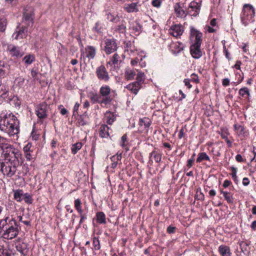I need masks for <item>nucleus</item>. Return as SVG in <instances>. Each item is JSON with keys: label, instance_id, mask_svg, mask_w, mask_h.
<instances>
[{"label": "nucleus", "instance_id": "nucleus-51", "mask_svg": "<svg viewBox=\"0 0 256 256\" xmlns=\"http://www.w3.org/2000/svg\"><path fill=\"white\" fill-rule=\"evenodd\" d=\"M32 145V144L28 142L25 146L23 148L24 152V153H26L28 152H32V150H31Z\"/></svg>", "mask_w": 256, "mask_h": 256}, {"label": "nucleus", "instance_id": "nucleus-54", "mask_svg": "<svg viewBox=\"0 0 256 256\" xmlns=\"http://www.w3.org/2000/svg\"><path fill=\"white\" fill-rule=\"evenodd\" d=\"M79 214L80 216V220L79 224H81L84 222V220L87 218V216L86 214H83V212Z\"/></svg>", "mask_w": 256, "mask_h": 256}, {"label": "nucleus", "instance_id": "nucleus-16", "mask_svg": "<svg viewBox=\"0 0 256 256\" xmlns=\"http://www.w3.org/2000/svg\"><path fill=\"white\" fill-rule=\"evenodd\" d=\"M140 4L138 2L131 4H126L124 5V10L128 13L137 12H139V6Z\"/></svg>", "mask_w": 256, "mask_h": 256}, {"label": "nucleus", "instance_id": "nucleus-63", "mask_svg": "<svg viewBox=\"0 0 256 256\" xmlns=\"http://www.w3.org/2000/svg\"><path fill=\"white\" fill-rule=\"evenodd\" d=\"M112 20H113L112 21V22L116 23V24H117L118 22L120 23L122 20L120 19V17L118 16V15L114 16V18Z\"/></svg>", "mask_w": 256, "mask_h": 256}, {"label": "nucleus", "instance_id": "nucleus-31", "mask_svg": "<svg viewBox=\"0 0 256 256\" xmlns=\"http://www.w3.org/2000/svg\"><path fill=\"white\" fill-rule=\"evenodd\" d=\"M96 221L98 224H105L106 223V218L105 214L102 212H98L96 214Z\"/></svg>", "mask_w": 256, "mask_h": 256}, {"label": "nucleus", "instance_id": "nucleus-3", "mask_svg": "<svg viewBox=\"0 0 256 256\" xmlns=\"http://www.w3.org/2000/svg\"><path fill=\"white\" fill-rule=\"evenodd\" d=\"M18 166L17 162L12 161L11 159L0 162V170L8 178H12L15 174Z\"/></svg>", "mask_w": 256, "mask_h": 256}, {"label": "nucleus", "instance_id": "nucleus-56", "mask_svg": "<svg viewBox=\"0 0 256 256\" xmlns=\"http://www.w3.org/2000/svg\"><path fill=\"white\" fill-rule=\"evenodd\" d=\"M58 109L60 110V114L63 116L66 115L68 112L67 110L64 108L63 106L62 105L58 107Z\"/></svg>", "mask_w": 256, "mask_h": 256}, {"label": "nucleus", "instance_id": "nucleus-1", "mask_svg": "<svg viewBox=\"0 0 256 256\" xmlns=\"http://www.w3.org/2000/svg\"><path fill=\"white\" fill-rule=\"evenodd\" d=\"M20 122L17 118L12 114H2L0 115V130L10 136L19 132Z\"/></svg>", "mask_w": 256, "mask_h": 256}, {"label": "nucleus", "instance_id": "nucleus-47", "mask_svg": "<svg viewBox=\"0 0 256 256\" xmlns=\"http://www.w3.org/2000/svg\"><path fill=\"white\" fill-rule=\"evenodd\" d=\"M6 142V138L0 136V149L4 148L5 146L8 145Z\"/></svg>", "mask_w": 256, "mask_h": 256}, {"label": "nucleus", "instance_id": "nucleus-19", "mask_svg": "<svg viewBox=\"0 0 256 256\" xmlns=\"http://www.w3.org/2000/svg\"><path fill=\"white\" fill-rule=\"evenodd\" d=\"M28 36V30L26 28L22 27V28L20 29L18 31L15 32L13 35L12 37L14 38L16 40H18L20 38H23Z\"/></svg>", "mask_w": 256, "mask_h": 256}, {"label": "nucleus", "instance_id": "nucleus-20", "mask_svg": "<svg viewBox=\"0 0 256 256\" xmlns=\"http://www.w3.org/2000/svg\"><path fill=\"white\" fill-rule=\"evenodd\" d=\"M10 66L6 64L4 62L0 61V86L2 84L1 78L5 76V74L9 72Z\"/></svg>", "mask_w": 256, "mask_h": 256}, {"label": "nucleus", "instance_id": "nucleus-52", "mask_svg": "<svg viewBox=\"0 0 256 256\" xmlns=\"http://www.w3.org/2000/svg\"><path fill=\"white\" fill-rule=\"evenodd\" d=\"M152 4L154 7L158 8L162 4V0H152Z\"/></svg>", "mask_w": 256, "mask_h": 256}, {"label": "nucleus", "instance_id": "nucleus-25", "mask_svg": "<svg viewBox=\"0 0 256 256\" xmlns=\"http://www.w3.org/2000/svg\"><path fill=\"white\" fill-rule=\"evenodd\" d=\"M218 251L222 256H230L231 252L230 248L225 245H221L218 248Z\"/></svg>", "mask_w": 256, "mask_h": 256}, {"label": "nucleus", "instance_id": "nucleus-48", "mask_svg": "<svg viewBox=\"0 0 256 256\" xmlns=\"http://www.w3.org/2000/svg\"><path fill=\"white\" fill-rule=\"evenodd\" d=\"M142 26L138 23H135L132 24V26L131 28L134 31V32H139L141 30Z\"/></svg>", "mask_w": 256, "mask_h": 256}, {"label": "nucleus", "instance_id": "nucleus-22", "mask_svg": "<svg viewBox=\"0 0 256 256\" xmlns=\"http://www.w3.org/2000/svg\"><path fill=\"white\" fill-rule=\"evenodd\" d=\"M14 148L11 145H8L4 148H2L3 150V154L4 155L6 160H8V158H12V152Z\"/></svg>", "mask_w": 256, "mask_h": 256}, {"label": "nucleus", "instance_id": "nucleus-33", "mask_svg": "<svg viewBox=\"0 0 256 256\" xmlns=\"http://www.w3.org/2000/svg\"><path fill=\"white\" fill-rule=\"evenodd\" d=\"M220 193L222 194L224 198V199L229 204L233 202L232 195L230 192H227L224 190H220Z\"/></svg>", "mask_w": 256, "mask_h": 256}, {"label": "nucleus", "instance_id": "nucleus-32", "mask_svg": "<svg viewBox=\"0 0 256 256\" xmlns=\"http://www.w3.org/2000/svg\"><path fill=\"white\" fill-rule=\"evenodd\" d=\"M120 56L117 53H115L110 58V60L109 62H107V64H110V65L117 64L120 60Z\"/></svg>", "mask_w": 256, "mask_h": 256}, {"label": "nucleus", "instance_id": "nucleus-17", "mask_svg": "<svg viewBox=\"0 0 256 256\" xmlns=\"http://www.w3.org/2000/svg\"><path fill=\"white\" fill-rule=\"evenodd\" d=\"M202 34L194 28H190V37L195 38L194 44H199L201 45L202 42Z\"/></svg>", "mask_w": 256, "mask_h": 256}, {"label": "nucleus", "instance_id": "nucleus-29", "mask_svg": "<svg viewBox=\"0 0 256 256\" xmlns=\"http://www.w3.org/2000/svg\"><path fill=\"white\" fill-rule=\"evenodd\" d=\"M109 128L106 125L101 126L100 130V136L102 138H108L109 136Z\"/></svg>", "mask_w": 256, "mask_h": 256}, {"label": "nucleus", "instance_id": "nucleus-10", "mask_svg": "<svg viewBox=\"0 0 256 256\" xmlns=\"http://www.w3.org/2000/svg\"><path fill=\"white\" fill-rule=\"evenodd\" d=\"M184 28L180 24H176L172 26L168 30L169 33L174 37H178L182 35Z\"/></svg>", "mask_w": 256, "mask_h": 256}, {"label": "nucleus", "instance_id": "nucleus-44", "mask_svg": "<svg viewBox=\"0 0 256 256\" xmlns=\"http://www.w3.org/2000/svg\"><path fill=\"white\" fill-rule=\"evenodd\" d=\"M150 156L154 157L156 162H160L162 159V155L160 154L156 153L154 152H153L150 154Z\"/></svg>", "mask_w": 256, "mask_h": 256}, {"label": "nucleus", "instance_id": "nucleus-53", "mask_svg": "<svg viewBox=\"0 0 256 256\" xmlns=\"http://www.w3.org/2000/svg\"><path fill=\"white\" fill-rule=\"evenodd\" d=\"M38 72L36 70L32 69L31 70V76L34 80H38Z\"/></svg>", "mask_w": 256, "mask_h": 256}, {"label": "nucleus", "instance_id": "nucleus-2", "mask_svg": "<svg viewBox=\"0 0 256 256\" xmlns=\"http://www.w3.org/2000/svg\"><path fill=\"white\" fill-rule=\"evenodd\" d=\"M20 230L19 222L13 218L8 217L0 221V233L4 232V238L12 240L16 238Z\"/></svg>", "mask_w": 256, "mask_h": 256}, {"label": "nucleus", "instance_id": "nucleus-41", "mask_svg": "<svg viewBox=\"0 0 256 256\" xmlns=\"http://www.w3.org/2000/svg\"><path fill=\"white\" fill-rule=\"evenodd\" d=\"M82 147V142H76L72 144L71 148L72 152L73 154H75Z\"/></svg>", "mask_w": 256, "mask_h": 256}, {"label": "nucleus", "instance_id": "nucleus-40", "mask_svg": "<svg viewBox=\"0 0 256 256\" xmlns=\"http://www.w3.org/2000/svg\"><path fill=\"white\" fill-rule=\"evenodd\" d=\"M74 208L78 212V213L83 212V210L82 208V202L81 200L79 199H76L74 202Z\"/></svg>", "mask_w": 256, "mask_h": 256}, {"label": "nucleus", "instance_id": "nucleus-15", "mask_svg": "<svg viewBox=\"0 0 256 256\" xmlns=\"http://www.w3.org/2000/svg\"><path fill=\"white\" fill-rule=\"evenodd\" d=\"M24 18L26 21L32 23L34 8L30 6H26L24 9Z\"/></svg>", "mask_w": 256, "mask_h": 256}, {"label": "nucleus", "instance_id": "nucleus-36", "mask_svg": "<svg viewBox=\"0 0 256 256\" xmlns=\"http://www.w3.org/2000/svg\"><path fill=\"white\" fill-rule=\"evenodd\" d=\"M116 30L120 32L124 33L126 30V22L122 20L120 24L116 26Z\"/></svg>", "mask_w": 256, "mask_h": 256}, {"label": "nucleus", "instance_id": "nucleus-58", "mask_svg": "<svg viewBox=\"0 0 256 256\" xmlns=\"http://www.w3.org/2000/svg\"><path fill=\"white\" fill-rule=\"evenodd\" d=\"M191 78H192V80L193 82H195L196 83L199 82V79H198V77L197 74H192L191 75Z\"/></svg>", "mask_w": 256, "mask_h": 256}, {"label": "nucleus", "instance_id": "nucleus-13", "mask_svg": "<svg viewBox=\"0 0 256 256\" xmlns=\"http://www.w3.org/2000/svg\"><path fill=\"white\" fill-rule=\"evenodd\" d=\"M201 45L194 44L190 47V52L192 58L196 59L200 58L202 56V52L200 50Z\"/></svg>", "mask_w": 256, "mask_h": 256}, {"label": "nucleus", "instance_id": "nucleus-35", "mask_svg": "<svg viewBox=\"0 0 256 256\" xmlns=\"http://www.w3.org/2000/svg\"><path fill=\"white\" fill-rule=\"evenodd\" d=\"M239 94L244 98H248L250 96V92L248 88L246 87H244L240 88L238 92Z\"/></svg>", "mask_w": 256, "mask_h": 256}, {"label": "nucleus", "instance_id": "nucleus-24", "mask_svg": "<svg viewBox=\"0 0 256 256\" xmlns=\"http://www.w3.org/2000/svg\"><path fill=\"white\" fill-rule=\"evenodd\" d=\"M183 47L182 44L180 42L175 43L170 46L171 50L174 54H176L182 50Z\"/></svg>", "mask_w": 256, "mask_h": 256}, {"label": "nucleus", "instance_id": "nucleus-45", "mask_svg": "<svg viewBox=\"0 0 256 256\" xmlns=\"http://www.w3.org/2000/svg\"><path fill=\"white\" fill-rule=\"evenodd\" d=\"M6 25V20L4 18H0V31L4 32Z\"/></svg>", "mask_w": 256, "mask_h": 256}, {"label": "nucleus", "instance_id": "nucleus-21", "mask_svg": "<svg viewBox=\"0 0 256 256\" xmlns=\"http://www.w3.org/2000/svg\"><path fill=\"white\" fill-rule=\"evenodd\" d=\"M174 12L177 17L184 18L187 15L186 12L182 8L180 3H176L174 6Z\"/></svg>", "mask_w": 256, "mask_h": 256}, {"label": "nucleus", "instance_id": "nucleus-6", "mask_svg": "<svg viewBox=\"0 0 256 256\" xmlns=\"http://www.w3.org/2000/svg\"><path fill=\"white\" fill-rule=\"evenodd\" d=\"M118 48L116 41L114 38H107L104 42V50L107 54H110Z\"/></svg>", "mask_w": 256, "mask_h": 256}, {"label": "nucleus", "instance_id": "nucleus-30", "mask_svg": "<svg viewBox=\"0 0 256 256\" xmlns=\"http://www.w3.org/2000/svg\"><path fill=\"white\" fill-rule=\"evenodd\" d=\"M136 74L134 70L130 68H126L125 73L124 76L126 80H132L134 78Z\"/></svg>", "mask_w": 256, "mask_h": 256}, {"label": "nucleus", "instance_id": "nucleus-23", "mask_svg": "<svg viewBox=\"0 0 256 256\" xmlns=\"http://www.w3.org/2000/svg\"><path fill=\"white\" fill-rule=\"evenodd\" d=\"M16 249L24 256H26L28 254V250L27 249V246L24 242L18 244L16 246Z\"/></svg>", "mask_w": 256, "mask_h": 256}, {"label": "nucleus", "instance_id": "nucleus-11", "mask_svg": "<svg viewBox=\"0 0 256 256\" xmlns=\"http://www.w3.org/2000/svg\"><path fill=\"white\" fill-rule=\"evenodd\" d=\"M200 6L198 2L192 1L189 4L188 12L192 16H196L200 12Z\"/></svg>", "mask_w": 256, "mask_h": 256}, {"label": "nucleus", "instance_id": "nucleus-62", "mask_svg": "<svg viewBox=\"0 0 256 256\" xmlns=\"http://www.w3.org/2000/svg\"><path fill=\"white\" fill-rule=\"evenodd\" d=\"M100 23L98 22H97L96 23L95 26L93 28V29L98 32H100Z\"/></svg>", "mask_w": 256, "mask_h": 256}, {"label": "nucleus", "instance_id": "nucleus-5", "mask_svg": "<svg viewBox=\"0 0 256 256\" xmlns=\"http://www.w3.org/2000/svg\"><path fill=\"white\" fill-rule=\"evenodd\" d=\"M96 74L100 80L105 82H108L110 79L108 72L104 65H100L96 68Z\"/></svg>", "mask_w": 256, "mask_h": 256}, {"label": "nucleus", "instance_id": "nucleus-50", "mask_svg": "<svg viewBox=\"0 0 256 256\" xmlns=\"http://www.w3.org/2000/svg\"><path fill=\"white\" fill-rule=\"evenodd\" d=\"M222 42L223 44L224 52L225 54V56H226V58L228 60H230V54L229 52H228V50L226 48V46L225 44V41L223 40V41H222Z\"/></svg>", "mask_w": 256, "mask_h": 256}, {"label": "nucleus", "instance_id": "nucleus-12", "mask_svg": "<svg viewBox=\"0 0 256 256\" xmlns=\"http://www.w3.org/2000/svg\"><path fill=\"white\" fill-rule=\"evenodd\" d=\"M90 100L93 104L98 103L100 104L102 106L104 105L106 106L107 105L110 104V99H102L100 95L97 94H93L90 96Z\"/></svg>", "mask_w": 256, "mask_h": 256}, {"label": "nucleus", "instance_id": "nucleus-26", "mask_svg": "<svg viewBox=\"0 0 256 256\" xmlns=\"http://www.w3.org/2000/svg\"><path fill=\"white\" fill-rule=\"evenodd\" d=\"M104 118L106 122L108 124H112L116 120V116L114 113L107 111L104 114Z\"/></svg>", "mask_w": 256, "mask_h": 256}, {"label": "nucleus", "instance_id": "nucleus-46", "mask_svg": "<svg viewBox=\"0 0 256 256\" xmlns=\"http://www.w3.org/2000/svg\"><path fill=\"white\" fill-rule=\"evenodd\" d=\"M236 132L237 134L238 135V136H240L241 138H244L246 136V132L245 130V128L243 126H242Z\"/></svg>", "mask_w": 256, "mask_h": 256}, {"label": "nucleus", "instance_id": "nucleus-14", "mask_svg": "<svg viewBox=\"0 0 256 256\" xmlns=\"http://www.w3.org/2000/svg\"><path fill=\"white\" fill-rule=\"evenodd\" d=\"M110 88L108 86L104 85L100 87V94L102 99L108 98L110 100V104L112 98L110 96Z\"/></svg>", "mask_w": 256, "mask_h": 256}, {"label": "nucleus", "instance_id": "nucleus-34", "mask_svg": "<svg viewBox=\"0 0 256 256\" xmlns=\"http://www.w3.org/2000/svg\"><path fill=\"white\" fill-rule=\"evenodd\" d=\"M12 156L14 157V160H11L12 161H15L17 162V164L19 165V160L22 158V154L16 148L14 149V150L12 152Z\"/></svg>", "mask_w": 256, "mask_h": 256}, {"label": "nucleus", "instance_id": "nucleus-37", "mask_svg": "<svg viewBox=\"0 0 256 256\" xmlns=\"http://www.w3.org/2000/svg\"><path fill=\"white\" fill-rule=\"evenodd\" d=\"M23 60L26 64H30L35 60V56L34 54H29L24 58Z\"/></svg>", "mask_w": 256, "mask_h": 256}, {"label": "nucleus", "instance_id": "nucleus-39", "mask_svg": "<svg viewBox=\"0 0 256 256\" xmlns=\"http://www.w3.org/2000/svg\"><path fill=\"white\" fill-rule=\"evenodd\" d=\"M210 158L206 152H200L196 159L197 162H200L203 160H209Z\"/></svg>", "mask_w": 256, "mask_h": 256}, {"label": "nucleus", "instance_id": "nucleus-28", "mask_svg": "<svg viewBox=\"0 0 256 256\" xmlns=\"http://www.w3.org/2000/svg\"><path fill=\"white\" fill-rule=\"evenodd\" d=\"M139 124L141 126H144L146 130H148V128L151 125V121L148 118H140L139 120Z\"/></svg>", "mask_w": 256, "mask_h": 256}, {"label": "nucleus", "instance_id": "nucleus-49", "mask_svg": "<svg viewBox=\"0 0 256 256\" xmlns=\"http://www.w3.org/2000/svg\"><path fill=\"white\" fill-rule=\"evenodd\" d=\"M8 90L5 88H0V98H6L8 96Z\"/></svg>", "mask_w": 256, "mask_h": 256}, {"label": "nucleus", "instance_id": "nucleus-60", "mask_svg": "<svg viewBox=\"0 0 256 256\" xmlns=\"http://www.w3.org/2000/svg\"><path fill=\"white\" fill-rule=\"evenodd\" d=\"M176 229V228L174 226H169L167 228V232L170 234H174L175 232Z\"/></svg>", "mask_w": 256, "mask_h": 256}, {"label": "nucleus", "instance_id": "nucleus-43", "mask_svg": "<svg viewBox=\"0 0 256 256\" xmlns=\"http://www.w3.org/2000/svg\"><path fill=\"white\" fill-rule=\"evenodd\" d=\"M92 244L94 250H99L100 249V242L98 238L94 237L93 238Z\"/></svg>", "mask_w": 256, "mask_h": 256}, {"label": "nucleus", "instance_id": "nucleus-38", "mask_svg": "<svg viewBox=\"0 0 256 256\" xmlns=\"http://www.w3.org/2000/svg\"><path fill=\"white\" fill-rule=\"evenodd\" d=\"M136 80V82L142 85V84L144 83L145 80L144 74L142 72L138 71L137 74Z\"/></svg>", "mask_w": 256, "mask_h": 256}, {"label": "nucleus", "instance_id": "nucleus-59", "mask_svg": "<svg viewBox=\"0 0 256 256\" xmlns=\"http://www.w3.org/2000/svg\"><path fill=\"white\" fill-rule=\"evenodd\" d=\"M231 170H232V176L233 178H237V176H236V171H237V169L236 168H234V167H232L231 168Z\"/></svg>", "mask_w": 256, "mask_h": 256}, {"label": "nucleus", "instance_id": "nucleus-55", "mask_svg": "<svg viewBox=\"0 0 256 256\" xmlns=\"http://www.w3.org/2000/svg\"><path fill=\"white\" fill-rule=\"evenodd\" d=\"M122 142L120 143V145L122 146L123 148L124 147L126 146V144H125V142H126L127 141V136L126 134H124L122 138Z\"/></svg>", "mask_w": 256, "mask_h": 256}, {"label": "nucleus", "instance_id": "nucleus-9", "mask_svg": "<svg viewBox=\"0 0 256 256\" xmlns=\"http://www.w3.org/2000/svg\"><path fill=\"white\" fill-rule=\"evenodd\" d=\"M7 50L12 57L16 58H20L24 54L20 48L12 44L8 46Z\"/></svg>", "mask_w": 256, "mask_h": 256}, {"label": "nucleus", "instance_id": "nucleus-7", "mask_svg": "<svg viewBox=\"0 0 256 256\" xmlns=\"http://www.w3.org/2000/svg\"><path fill=\"white\" fill-rule=\"evenodd\" d=\"M81 58L82 56L88 58L89 60L94 59L96 55V48L92 46H87L84 50H81Z\"/></svg>", "mask_w": 256, "mask_h": 256}, {"label": "nucleus", "instance_id": "nucleus-61", "mask_svg": "<svg viewBox=\"0 0 256 256\" xmlns=\"http://www.w3.org/2000/svg\"><path fill=\"white\" fill-rule=\"evenodd\" d=\"M78 123L79 126H84L88 124L87 122L84 120V119L82 118H80L78 119Z\"/></svg>", "mask_w": 256, "mask_h": 256}, {"label": "nucleus", "instance_id": "nucleus-42", "mask_svg": "<svg viewBox=\"0 0 256 256\" xmlns=\"http://www.w3.org/2000/svg\"><path fill=\"white\" fill-rule=\"evenodd\" d=\"M23 200H24V202L26 204H32V200H33L32 198V195L28 193L24 194V197H23Z\"/></svg>", "mask_w": 256, "mask_h": 256}, {"label": "nucleus", "instance_id": "nucleus-4", "mask_svg": "<svg viewBox=\"0 0 256 256\" xmlns=\"http://www.w3.org/2000/svg\"><path fill=\"white\" fill-rule=\"evenodd\" d=\"M254 8L249 4H244L240 18L244 26H247L254 21Z\"/></svg>", "mask_w": 256, "mask_h": 256}, {"label": "nucleus", "instance_id": "nucleus-8", "mask_svg": "<svg viewBox=\"0 0 256 256\" xmlns=\"http://www.w3.org/2000/svg\"><path fill=\"white\" fill-rule=\"evenodd\" d=\"M48 106L46 102L38 104L36 110V115L40 119L45 118L48 116Z\"/></svg>", "mask_w": 256, "mask_h": 256}, {"label": "nucleus", "instance_id": "nucleus-18", "mask_svg": "<svg viewBox=\"0 0 256 256\" xmlns=\"http://www.w3.org/2000/svg\"><path fill=\"white\" fill-rule=\"evenodd\" d=\"M142 85L136 82H132L126 86V88L134 94H136L138 90L142 88Z\"/></svg>", "mask_w": 256, "mask_h": 256}, {"label": "nucleus", "instance_id": "nucleus-57", "mask_svg": "<svg viewBox=\"0 0 256 256\" xmlns=\"http://www.w3.org/2000/svg\"><path fill=\"white\" fill-rule=\"evenodd\" d=\"M221 136L223 139H224L226 141L228 146H232V142L228 140V136L225 134H221Z\"/></svg>", "mask_w": 256, "mask_h": 256}, {"label": "nucleus", "instance_id": "nucleus-27", "mask_svg": "<svg viewBox=\"0 0 256 256\" xmlns=\"http://www.w3.org/2000/svg\"><path fill=\"white\" fill-rule=\"evenodd\" d=\"M24 194L23 191L22 190H14V199L17 202H22L23 200Z\"/></svg>", "mask_w": 256, "mask_h": 256}, {"label": "nucleus", "instance_id": "nucleus-64", "mask_svg": "<svg viewBox=\"0 0 256 256\" xmlns=\"http://www.w3.org/2000/svg\"><path fill=\"white\" fill-rule=\"evenodd\" d=\"M222 84L224 86H226L230 84V80L228 78L223 79Z\"/></svg>", "mask_w": 256, "mask_h": 256}]
</instances>
